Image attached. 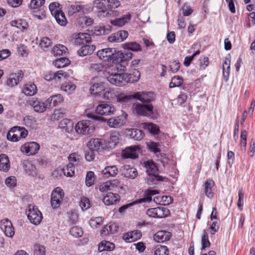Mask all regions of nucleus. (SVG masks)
<instances>
[{"instance_id":"c85d7f7f","label":"nucleus","mask_w":255,"mask_h":255,"mask_svg":"<svg viewBox=\"0 0 255 255\" xmlns=\"http://www.w3.org/2000/svg\"><path fill=\"white\" fill-rule=\"evenodd\" d=\"M10 168V162L8 156L3 153L0 154V170L6 172Z\"/></svg>"},{"instance_id":"f704fd0d","label":"nucleus","mask_w":255,"mask_h":255,"mask_svg":"<svg viewBox=\"0 0 255 255\" xmlns=\"http://www.w3.org/2000/svg\"><path fill=\"white\" fill-rule=\"evenodd\" d=\"M105 92L103 94V98L104 100H116L119 94L117 92L115 91L114 89L111 88L106 89Z\"/></svg>"},{"instance_id":"39448f33","label":"nucleus","mask_w":255,"mask_h":255,"mask_svg":"<svg viewBox=\"0 0 255 255\" xmlns=\"http://www.w3.org/2000/svg\"><path fill=\"white\" fill-rule=\"evenodd\" d=\"M27 134L28 131L24 128L15 127L8 132L7 138L11 141L16 142L21 138H25Z\"/></svg>"},{"instance_id":"774afa93","label":"nucleus","mask_w":255,"mask_h":255,"mask_svg":"<svg viewBox=\"0 0 255 255\" xmlns=\"http://www.w3.org/2000/svg\"><path fill=\"white\" fill-rule=\"evenodd\" d=\"M45 248L44 246L35 245L34 247V255H45Z\"/></svg>"},{"instance_id":"f03ea898","label":"nucleus","mask_w":255,"mask_h":255,"mask_svg":"<svg viewBox=\"0 0 255 255\" xmlns=\"http://www.w3.org/2000/svg\"><path fill=\"white\" fill-rule=\"evenodd\" d=\"M146 173L147 174L146 182L148 185L156 184L159 181H163L164 178L158 175V169L152 160H148L144 163Z\"/></svg>"},{"instance_id":"603ef678","label":"nucleus","mask_w":255,"mask_h":255,"mask_svg":"<svg viewBox=\"0 0 255 255\" xmlns=\"http://www.w3.org/2000/svg\"><path fill=\"white\" fill-rule=\"evenodd\" d=\"M108 142L110 147H115L119 142V134L118 133H112L110 135Z\"/></svg>"},{"instance_id":"c9c22d12","label":"nucleus","mask_w":255,"mask_h":255,"mask_svg":"<svg viewBox=\"0 0 255 255\" xmlns=\"http://www.w3.org/2000/svg\"><path fill=\"white\" fill-rule=\"evenodd\" d=\"M22 92L27 96H31L37 92V88L33 83H28L24 86Z\"/></svg>"},{"instance_id":"4468645a","label":"nucleus","mask_w":255,"mask_h":255,"mask_svg":"<svg viewBox=\"0 0 255 255\" xmlns=\"http://www.w3.org/2000/svg\"><path fill=\"white\" fill-rule=\"evenodd\" d=\"M115 107L112 105L103 103L98 105L96 109L97 114L102 116H110L115 112Z\"/></svg>"},{"instance_id":"6e6552de","label":"nucleus","mask_w":255,"mask_h":255,"mask_svg":"<svg viewBox=\"0 0 255 255\" xmlns=\"http://www.w3.org/2000/svg\"><path fill=\"white\" fill-rule=\"evenodd\" d=\"M64 196L63 190L60 187L54 189L51 194V205L53 208H58L61 204Z\"/></svg>"},{"instance_id":"4c0bfd02","label":"nucleus","mask_w":255,"mask_h":255,"mask_svg":"<svg viewBox=\"0 0 255 255\" xmlns=\"http://www.w3.org/2000/svg\"><path fill=\"white\" fill-rule=\"evenodd\" d=\"M214 185V182L212 180H208L204 183V192L206 196L209 198H212L214 196L212 188Z\"/></svg>"},{"instance_id":"09e8293b","label":"nucleus","mask_w":255,"mask_h":255,"mask_svg":"<svg viewBox=\"0 0 255 255\" xmlns=\"http://www.w3.org/2000/svg\"><path fill=\"white\" fill-rule=\"evenodd\" d=\"M52 45L51 40L47 37H42L40 41L39 46L41 49L44 51H47L49 47Z\"/></svg>"},{"instance_id":"69168bd1","label":"nucleus","mask_w":255,"mask_h":255,"mask_svg":"<svg viewBox=\"0 0 255 255\" xmlns=\"http://www.w3.org/2000/svg\"><path fill=\"white\" fill-rule=\"evenodd\" d=\"M202 250H205L207 248H209L210 243L208 239V236L207 232L204 230L202 236Z\"/></svg>"},{"instance_id":"9d476101","label":"nucleus","mask_w":255,"mask_h":255,"mask_svg":"<svg viewBox=\"0 0 255 255\" xmlns=\"http://www.w3.org/2000/svg\"><path fill=\"white\" fill-rule=\"evenodd\" d=\"M140 148L137 145H132L122 150L121 157L123 159H136L138 158Z\"/></svg>"},{"instance_id":"864d4df0","label":"nucleus","mask_w":255,"mask_h":255,"mask_svg":"<svg viewBox=\"0 0 255 255\" xmlns=\"http://www.w3.org/2000/svg\"><path fill=\"white\" fill-rule=\"evenodd\" d=\"M169 250L166 246L157 245L155 248L154 255H168Z\"/></svg>"},{"instance_id":"5fc2aeb1","label":"nucleus","mask_w":255,"mask_h":255,"mask_svg":"<svg viewBox=\"0 0 255 255\" xmlns=\"http://www.w3.org/2000/svg\"><path fill=\"white\" fill-rule=\"evenodd\" d=\"M156 211L157 218H162L167 217L169 215L170 212L167 208L159 207H157Z\"/></svg>"},{"instance_id":"a19ab883","label":"nucleus","mask_w":255,"mask_h":255,"mask_svg":"<svg viewBox=\"0 0 255 255\" xmlns=\"http://www.w3.org/2000/svg\"><path fill=\"white\" fill-rule=\"evenodd\" d=\"M122 47L125 49L130 50L133 51L141 50L140 45L135 42H126L122 44Z\"/></svg>"},{"instance_id":"052dcab7","label":"nucleus","mask_w":255,"mask_h":255,"mask_svg":"<svg viewBox=\"0 0 255 255\" xmlns=\"http://www.w3.org/2000/svg\"><path fill=\"white\" fill-rule=\"evenodd\" d=\"M104 222V218L102 217H97L95 218H92L89 221V224L93 228H97L101 225Z\"/></svg>"},{"instance_id":"37998d69","label":"nucleus","mask_w":255,"mask_h":255,"mask_svg":"<svg viewBox=\"0 0 255 255\" xmlns=\"http://www.w3.org/2000/svg\"><path fill=\"white\" fill-rule=\"evenodd\" d=\"M76 86L75 84L71 82H65L61 86V89L68 95L72 94Z\"/></svg>"},{"instance_id":"338daca9","label":"nucleus","mask_w":255,"mask_h":255,"mask_svg":"<svg viewBox=\"0 0 255 255\" xmlns=\"http://www.w3.org/2000/svg\"><path fill=\"white\" fill-rule=\"evenodd\" d=\"M116 226L114 225H106L101 231V235L105 236L109 234H114L115 231L113 230V228Z\"/></svg>"},{"instance_id":"c756f323","label":"nucleus","mask_w":255,"mask_h":255,"mask_svg":"<svg viewBox=\"0 0 255 255\" xmlns=\"http://www.w3.org/2000/svg\"><path fill=\"white\" fill-rule=\"evenodd\" d=\"M60 128L64 129L67 132L72 131L74 128L73 122L68 119L62 120L59 124Z\"/></svg>"},{"instance_id":"58836bf2","label":"nucleus","mask_w":255,"mask_h":255,"mask_svg":"<svg viewBox=\"0 0 255 255\" xmlns=\"http://www.w3.org/2000/svg\"><path fill=\"white\" fill-rule=\"evenodd\" d=\"M135 99L132 95H127L124 94L118 95L116 101L123 105H129L131 103L132 99Z\"/></svg>"},{"instance_id":"0e129e2a","label":"nucleus","mask_w":255,"mask_h":255,"mask_svg":"<svg viewBox=\"0 0 255 255\" xmlns=\"http://www.w3.org/2000/svg\"><path fill=\"white\" fill-rule=\"evenodd\" d=\"M70 234L74 237L79 238L82 236L83 232L81 228L74 226L70 229Z\"/></svg>"},{"instance_id":"f257e3e1","label":"nucleus","mask_w":255,"mask_h":255,"mask_svg":"<svg viewBox=\"0 0 255 255\" xmlns=\"http://www.w3.org/2000/svg\"><path fill=\"white\" fill-rule=\"evenodd\" d=\"M121 2L118 0H95L93 2V9H96L99 17H116L120 14V12L114 8L118 7Z\"/></svg>"},{"instance_id":"f3484780","label":"nucleus","mask_w":255,"mask_h":255,"mask_svg":"<svg viewBox=\"0 0 255 255\" xmlns=\"http://www.w3.org/2000/svg\"><path fill=\"white\" fill-rule=\"evenodd\" d=\"M127 116V115L125 113L124 115L111 118L108 121L107 124L112 128H120L125 124Z\"/></svg>"},{"instance_id":"e2e57ef3","label":"nucleus","mask_w":255,"mask_h":255,"mask_svg":"<svg viewBox=\"0 0 255 255\" xmlns=\"http://www.w3.org/2000/svg\"><path fill=\"white\" fill-rule=\"evenodd\" d=\"M79 206L83 211H86L89 209L91 207L89 199L87 197H82L79 202Z\"/></svg>"},{"instance_id":"bb28decb","label":"nucleus","mask_w":255,"mask_h":255,"mask_svg":"<svg viewBox=\"0 0 255 255\" xmlns=\"http://www.w3.org/2000/svg\"><path fill=\"white\" fill-rule=\"evenodd\" d=\"M95 50V45L86 44L82 46L81 48L77 51V53L80 56H85L87 55L92 54Z\"/></svg>"},{"instance_id":"dca6fc26","label":"nucleus","mask_w":255,"mask_h":255,"mask_svg":"<svg viewBox=\"0 0 255 255\" xmlns=\"http://www.w3.org/2000/svg\"><path fill=\"white\" fill-rule=\"evenodd\" d=\"M131 19V15L129 12H128L120 17L111 19L110 22L113 26L122 27L128 23Z\"/></svg>"},{"instance_id":"c03bdc74","label":"nucleus","mask_w":255,"mask_h":255,"mask_svg":"<svg viewBox=\"0 0 255 255\" xmlns=\"http://www.w3.org/2000/svg\"><path fill=\"white\" fill-rule=\"evenodd\" d=\"M67 48L66 46L59 44L56 46H55L52 50V53L55 56H61L63 54H65L67 52Z\"/></svg>"},{"instance_id":"bf43d9fd","label":"nucleus","mask_w":255,"mask_h":255,"mask_svg":"<svg viewBox=\"0 0 255 255\" xmlns=\"http://www.w3.org/2000/svg\"><path fill=\"white\" fill-rule=\"evenodd\" d=\"M182 78L178 76H176L172 78L169 86L170 88L179 87L182 85Z\"/></svg>"},{"instance_id":"ea45409f","label":"nucleus","mask_w":255,"mask_h":255,"mask_svg":"<svg viewBox=\"0 0 255 255\" xmlns=\"http://www.w3.org/2000/svg\"><path fill=\"white\" fill-rule=\"evenodd\" d=\"M115 244L109 241H103L98 246V250L102 252L104 251H112L115 248Z\"/></svg>"},{"instance_id":"3c124183","label":"nucleus","mask_w":255,"mask_h":255,"mask_svg":"<svg viewBox=\"0 0 255 255\" xmlns=\"http://www.w3.org/2000/svg\"><path fill=\"white\" fill-rule=\"evenodd\" d=\"M101 145V142L100 139L98 138L91 139L88 144V146L90 149L93 151H97L99 150Z\"/></svg>"},{"instance_id":"7ed1b4c3","label":"nucleus","mask_w":255,"mask_h":255,"mask_svg":"<svg viewBox=\"0 0 255 255\" xmlns=\"http://www.w3.org/2000/svg\"><path fill=\"white\" fill-rule=\"evenodd\" d=\"M25 213L30 222L37 225L40 223L43 218L42 215L38 208L34 205H29L26 209Z\"/></svg>"},{"instance_id":"412c9836","label":"nucleus","mask_w":255,"mask_h":255,"mask_svg":"<svg viewBox=\"0 0 255 255\" xmlns=\"http://www.w3.org/2000/svg\"><path fill=\"white\" fill-rule=\"evenodd\" d=\"M140 76L139 71L134 69L132 74L123 73L124 81L126 83H135L138 81Z\"/></svg>"},{"instance_id":"473e14b6","label":"nucleus","mask_w":255,"mask_h":255,"mask_svg":"<svg viewBox=\"0 0 255 255\" xmlns=\"http://www.w3.org/2000/svg\"><path fill=\"white\" fill-rule=\"evenodd\" d=\"M124 171L123 172V175L127 178L131 179L135 178L137 175V172L135 168L130 167L128 165L124 166Z\"/></svg>"},{"instance_id":"a211bd4d","label":"nucleus","mask_w":255,"mask_h":255,"mask_svg":"<svg viewBox=\"0 0 255 255\" xmlns=\"http://www.w3.org/2000/svg\"><path fill=\"white\" fill-rule=\"evenodd\" d=\"M72 39L74 43L77 45L87 44L91 41L90 34L87 33H74L72 35Z\"/></svg>"},{"instance_id":"79ce46f5","label":"nucleus","mask_w":255,"mask_h":255,"mask_svg":"<svg viewBox=\"0 0 255 255\" xmlns=\"http://www.w3.org/2000/svg\"><path fill=\"white\" fill-rule=\"evenodd\" d=\"M86 9L83 5L80 4H75L71 5L69 9V12L73 14L75 12H79L81 14L85 13Z\"/></svg>"},{"instance_id":"e433bc0d","label":"nucleus","mask_w":255,"mask_h":255,"mask_svg":"<svg viewBox=\"0 0 255 255\" xmlns=\"http://www.w3.org/2000/svg\"><path fill=\"white\" fill-rule=\"evenodd\" d=\"M23 167L24 170L29 175L34 176L36 175L37 172L35 166L32 162L29 160L23 162Z\"/></svg>"},{"instance_id":"1a4fd4ad","label":"nucleus","mask_w":255,"mask_h":255,"mask_svg":"<svg viewBox=\"0 0 255 255\" xmlns=\"http://www.w3.org/2000/svg\"><path fill=\"white\" fill-rule=\"evenodd\" d=\"M133 109L138 115L148 117L150 116L149 114L152 113L153 107L152 104L136 103L133 105Z\"/></svg>"},{"instance_id":"a878e982","label":"nucleus","mask_w":255,"mask_h":255,"mask_svg":"<svg viewBox=\"0 0 255 255\" xmlns=\"http://www.w3.org/2000/svg\"><path fill=\"white\" fill-rule=\"evenodd\" d=\"M64 101L63 96L59 94L53 95L47 99L45 102L48 104L50 107H55Z\"/></svg>"},{"instance_id":"6e6d98bb","label":"nucleus","mask_w":255,"mask_h":255,"mask_svg":"<svg viewBox=\"0 0 255 255\" xmlns=\"http://www.w3.org/2000/svg\"><path fill=\"white\" fill-rule=\"evenodd\" d=\"M143 128L147 129L150 132L157 134L159 131V128L158 127L150 123H143L142 124Z\"/></svg>"},{"instance_id":"de8ad7c7","label":"nucleus","mask_w":255,"mask_h":255,"mask_svg":"<svg viewBox=\"0 0 255 255\" xmlns=\"http://www.w3.org/2000/svg\"><path fill=\"white\" fill-rule=\"evenodd\" d=\"M66 113L67 111L64 109L60 108L56 109L52 115L51 119L52 121L58 120L62 118Z\"/></svg>"},{"instance_id":"b1692460","label":"nucleus","mask_w":255,"mask_h":255,"mask_svg":"<svg viewBox=\"0 0 255 255\" xmlns=\"http://www.w3.org/2000/svg\"><path fill=\"white\" fill-rule=\"evenodd\" d=\"M119 199L120 196L118 194L109 192L104 197L103 202L105 205L110 206L115 204Z\"/></svg>"},{"instance_id":"4d7b16f0","label":"nucleus","mask_w":255,"mask_h":255,"mask_svg":"<svg viewBox=\"0 0 255 255\" xmlns=\"http://www.w3.org/2000/svg\"><path fill=\"white\" fill-rule=\"evenodd\" d=\"M95 177L94 172L89 171L87 173L85 183L87 186L90 187L92 186L95 181Z\"/></svg>"},{"instance_id":"a18cd8bd","label":"nucleus","mask_w":255,"mask_h":255,"mask_svg":"<svg viewBox=\"0 0 255 255\" xmlns=\"http://www.w3.org/2000/svg\"><path fill=\"white\" fill-rule=\"evenodd\" d=\"M57 22L61 26H65L67 23V20L64 13L61 10L54 16Z\"/></svg>"},{"instance_id":"cd10ccee","label":"nucleus","mask_w":255,"mask_h":255,"mask_svg":"<svg viewBox=\"0 0 255 255\" xmlns=\"http://www.w3.org/2000/svg\"><path fill=\"white\" fill-rule=\"evenodd\" d=\"M112 51H113L112 48L103 49L98 51L97 56L104 61H109L110 57L112 55Z\"/></svg>"},{"instance_id":"9b49d317","label":"nucleus","mask_w":255,"mask_h":255,"mask_svg":"<svg viewBox=\"0 0 255 255\" xmlns=\"http://www.w3.org/2000/svg\"><path fill=\"white\" fill-rule=\"evenodd\" d=\"M133 97L144 104H150V103L155 100L154 94L151 92H136L133 94Z\"/></svg>"},{"instance_id":"f8f14e48","label":"nucleus","mask_w":255,"mask_h":255,"mask_svg":"<svg viewBox=\"0 0 255 255\" xmlns=\"http://www.w3.org/2000/svg\"><path fill=\"white\" fill-rule=\"evenodd\" d=\"M28 103L37 113H43L46 109V103L40 99L32 98L28 100Z\"/></svg>"},{"instance_id":"72a5a7b5","label":"nucleus","mask_w":255,"mask_h":255,"mask_svg":"<svg viewBox=\"0 0 255 255\" xmlns=\"http://www.w3.org/2000/svg\"><path fill=\"white\" fill-rule=\"evenodd\" d=\"M128 134L130 136V138L134 139L136 140H141L143 136L144 133L142 132L140 129H128Z\"/></svg>"},{"instance_id":"aec40b11","label":"nucleus","mask_w":255,"mask_h":255,"mask_svg":"<svg viewBox=\"0 0 255 255\" xmlns=\"http://www.w3.org/2000/svg\"><path fill=\"white\" fill-rule=\"evenodd\" d=\"M141 236V231L136 230L124 234L123 236V239L127 242L131 243L139 239Z\"/></svg>"},{"instance_id":"0eeeda50","label":"nucleus","mask_w":255,"mask_h":255,"mask_svg":"<svg viewBox=\"0 0 255 255\" xmlns=\"http://www.w3.org/2000/svg\"><path fill=\"white\" fill-rule=\"evenodd\" d=\"M75 129L78 133L87 134L93 131L94 127L91 121L85 120L79 121L75 126Z\"/></svg>"},{"instance_id":"13d9d810","label":"nucleus","mask_w":255,"mask_h":255,"mask_svg":"<svg viewBox=\"0 0 255 255\" xmlns=\"http://www.w3.org/2000/svg\"><path fill=\"white\" fill-rule=\"evenodd\" d=\"M75 166L74 164H68L62 169L64 174L69 177L72 176L75 173Z\"/></svg>"},{"instance_id":"393cba45","label":"nucleus","mask_w":255,"mask_h":255,"mask_svg":"<svg viewBox=\"0 0 255 255\" xmlns=\"http://www.w3.org/2000/svg\"><path fill=\"white\" fill-rule=\"evenodd\" d=\"M118 173V169L116 166H107L102 171V174L105 178L115 177Z\"/></svg>"},{"instance_id":"5701e85b","label":"nucleus","mask_w":255,"mask_h":255,"mask_svg":"<svg viewBox=\"0 0 255 255\" xmlns=\"http://www.w3.org/2000/svg\"><path fill=\"white\" fill-rule=\"evenodd\" d=\"M171 236V233L165 231H159L153 236V239L156 242H164L169 240Z\"/></svg>"},{"instance_id":"423d86ee","label":"nucleus","mask_w":255,"mask_h":255,"mask_svg":"<svg viewBox=\"0 0 255 255\" xmlns=\"http://www.w3.org/2000/svg\"><path fill=\"white\" fill-rule=\"evenodd\" d=\"M107 87V85L104 82L103 78L96 77L92 80L90 91L93 95L99 94L106 90Z\"/></svg>"},{"instance_id":"8fccbe9b","label":"nucleus","mask_w":255,"mask_h":255,"mask_svg":"<svg viewBox=\"0 0 255 255\" xmlns=\"http://www.w3.org/2000/svg\"><path fill=\"white\" fill-rule=\"evenodd\" d=\"M70 63L69 60L67 58H60L53 61V64L58 68L64 67Z\"/></svg>"},{"instance_id":"ddd939ff","label":"nucleus","mask_w":255,"mask_h":255,"mask_svg":"<svg viewBox=\"0 0 255 255\" xmlns=\"http://www.w3.org/2000/svg\"><path fill=\"white\" fill-rule=\"evenodd\" d=\"M40 145L35 142H29L25 143L22 145L20 148V150L22 153H25L28 155H34L39 150Z\"/></svg>"},{"instance_id":"4be33fe9","label":"nucleus","mask_w":255,"mask_h":255,"mask_svg":"<svg viewBox=\"0 0 255 255\" xmlns=\"http://www.w3.org/2000/svg\"><path fill=\"white\" fill-rule=\"evenodd\" d=\"M23 76V74L21 70L18 71L16 73L11 74L7 80V85L11 87L16 85L22 79Z\"/></svg>"},{"instance_id":"20e7f679","label":"nucleus","mask_w":255,"mask_h":255,"mask_svg":"<svg viewBox=\"0 0 255 255\" xmlns=\"http://www.w3.org/2000/svg\"><path fill=\"white\" fill-rule=\"evenodd\" d=\"M106 72L109 75L107 77V80L112 84L122 86L123 85L124 78L123 74H118V68L112 66L107 69Z\"/></svg>"},{"instance_id":"7c9ffc66","label":"nucleus","mask_w":255,"mask_h":255,"mask_svg":"<svg viewBox=\"0 0 255 255\" xmlns=\"http://www.w3.org/2000/svg\"><path fill=\"white\" fill-rule=\"evenodd\" d=\"M10 25L19 29L21 31H24L28 28V23L24 19H20L13 20L10 22Z\"/></svg>"},{"instance_id":"6ab92c4d","label":"nucleus","mask_w":255,"mask_h":255,"mask_svg":"<svg viewBox=\"0 0 255 255\" xmlns=\"http://www.w3.org/2000/svg\"><path fill=\"white\" fill-rule=\"evenodd\" d=\"M158 194H159L158 190L148 189L144 191L143 197L135 200L134 203L139 204L143 202H150L152 201V196Z\"/></svg>"},{"instance_id":"49530a36","label":"nucleus","mask_w":255,"mask_h":255,"mask_svg":"<svg viewBox=\"0 0 255 255\" xmlns=\"http://www.w3.org/2000/svg\"><path fill=\"white\" fill-rule=\"evenodd\" d=\"M69 161V164H74V166H77L81 163V158L80 155L77 153H72L68 157Z\"/></svg>"},{"instance_id":"2f4dec72","label":"nucleus","mask_w":255,"mask_h":255,"mask_svg":"<svg viewBox=\"0 0 255 255\" xmlns=\"http://www.w3.org/2000/svg\"><path fill=\"white\" fill-rule=\"evenodd\" d=\"M231 60L228 58L225 59L222 65L223 76L225 81L228 80L230 72Z\"/></svg>"},{"instance_id":"680f3d73","label":"nucleus","mask_w":255,"mask_h":255,"mask_svg":"<svg viewBox=\"0 0 255 255\" xmlns=\"http://www.w3.org/2000/svg\"><path fill=\"white\" fill-rule=\"evenodd\" d=\"M49 9L53 16L62 10L60 8V4L56 2H51L49 5Z\"/></svg>"},{"instance_id":"2eb2a0df","label":"nucleus","mask_w":255,"mask_h":255,"mask_svg":"<svg viewBox=\"0 0 255 255\" xmlns=\"http://www.w3.org/2000/svg\"><path fill=\"white\" fill-rule=\"evenodd\" d=\"M0 228L5 236L11 238L14 234V229L11 222L7 218L1 220Z\"/></svg>"}]
</instances>
